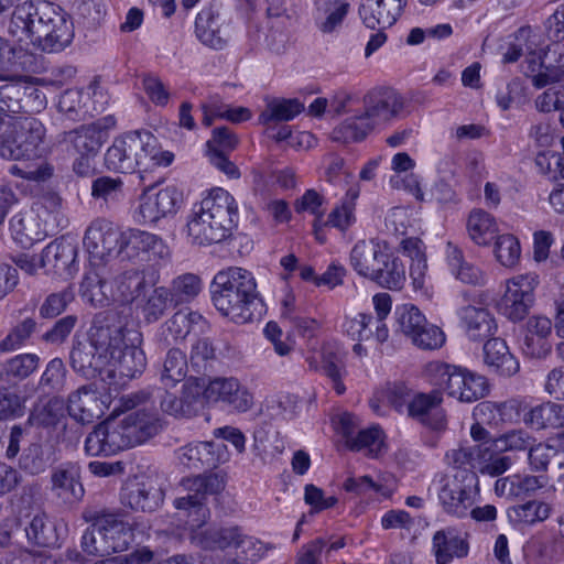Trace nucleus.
Here are the masks:
<instances>
[{"label":"nucleus","mask_w":564,"mask_h":564,"mask_svg":"<svg viewBox=\"0 0 564 564\" xmlns=\"http://www.w3.org/2000/svg\"><path fill=\"white\" fill-rule=\"evenodd\" d=\"M212 301L216 310L236 324H246L256 317L261 305L253 274L240 267L219 271L210 284Z\"/></svg>","instance_id":"f257e3e1"},{"label":"nucleus","mask_w":564,"mask_h":564,"mask_svg":"<svg viewBox=\"0 0 564 564\" xmlns=\"http://www.w3.org/2000/svg\"><path fill=\"white\" fill-rule=\"evenodd\" d=\"M238 221V206L234 196L217 187L194 206L187 223V235L192 243L206 246L219 243L228 238Z\"/></svg>","instance_id":"f03ea898"},{"label":"nucleus","mask_w":564,"mask_h":564,"mask_svg":"<svg viewBox=\"0 0 564 564\" xmlns=\"http://www.w3.org/2000/svg\"><path fill=\"white\" fill-rule=\"evenodd\" d=\"M404 107L403 98L392 89H375L362 98V107L333 130L332 139L349 143L364 140L377 126L397 119Z\"/></svg>","instance_id":"7ed1b4c3"},{"label":"nucleus","mask_w":564,"mask_h":564,"mask_svg":"<svg viewBox=\"0 0 564 564\" xmlns=\"http://www.w3.org/2000/svg\"><path fill=\"white\" fill-rule=\"evenodd\" d=\"M121 319L116 312L98 316L87 341H77L69 354L72 369L87 379L96 378L109 365L108 350L121 340Z\"/></svg>","instance_id":"20e7f679"},{"label":"nucleus","mask_w":564,"mask_h":564,"mask_svg":"<svg viewBox=\"0 0 564 564\" xmlns=\"http://www.w3.org/2000/svg\"><path fill=\"white\" fill-rule=\"evenodd\" d=\"M425 373L433 386L460 402H474L488 393L485 377L456 366L432 361L426 365Z\"/></svg>","instance_id":"39448f33"},{"label":"nucleus","mask_w":564,"mask_h":564,"mask_svg":"<svg viewBox=\"0 0 564 564\" xmlns=\"http://www.w3.org/2000/svg\"><path fill=\"white\" fill-rule=\"evenodd\" d=\"M434 484L443 511L455 518H466L476 501L478 477L475 471L459 470L452 475L436 474Z\"/></svg>","instance_id":"423d86ee"},{"label":"nucleus","mask_w":564,"mask_h":564,"mask_svg":"<svg viewBox=\"0 0 564 564\" xmlns=\"http://www.w3.org/2000/svg\"><path fill=\"white\" fill-rule=\"evenodd\" d=\"M45 128L32 117L14 118L0 138V156L6 160H33L42 155Z\"/></svg>","instance_id":"0eeeda50"},{"label":"nucleus","mask_w":564,"mask_h":564,"mask_svg":"<svg viewBox=\"0 0 564 564\" xmlns=\"http://www.w3.org/2000/svg\"><path fill=\"white\" fill-rule=\"evenodd\" d=\"M33 15L26 40L47 52L61 51L70 43L72 28L51 3H36Z\"/></svg>","instance_id":"6e6552de"},{"label":"nucleus","mask_w":564,"mask_h":564,"mask_svg":"<svg viewBox=\"0 0 564 564\" xmlns=\"http://www.w3.org/2000/svg\"><path fill=\"white\" fill-rule=\"evenodd\" d=\"M181 487L186 495L176 498L174 507L184 512V516L192 518L191 527L200 528L209 517L206 498L223 489V480L216 474H200L183 478Z\"/></svg>","instance_id":"1a4fd4ad"},{"label":"nucleus","mask_w":564,"mask_h":564,"mask_svg":"<svg viewBox=\"0 0 564 564\" xmlns=\"http://www.w3.org/2000/svg\"><path fill=\"white\" fill-rule=\"evenodd\" d=\"M442 401L440 389L414 397H411L410 391L403 386H395L391 391V402L397 409L406 404L411 417L435 431H441L446 425L445 414L440 408Z\"/></svg>","instance_id":"9d476101"},{"label":"nucleus","mask_w":564,"mask_h":564,"mask_svg":"<svg viewBox=\"0 0 564 564\" xmlns=\"http://www.w3.org/2000/svg\"><path fill=\"white\" fill-rule=\"evenodd\" d=\"M116 452L140 445L163 429L153 414L129 413L121 420L109 419Z\"/></svg>","instance_id":"9b49d317"},{"label":"nucleus","mask_w":564,"mask_h":564,"mask_svg":"<svg viewBox=\"0 0 564 564\" xmlns=\"http://www.w3.org/2000/svg\"><path fill=\"white\" fill-rule=\"evenodd\" d=\"M539 275L525 273L508 280L506 292L498 303L500 313L512 322L525 318L534 303Z\"/></svg>","instance_id":"f8f14e48"},{"label":"nucleus","mask_w":564,"mask_h":564,"mask_svg":"<svg viewBox=\"0 0 564 564\" xmlns=\"http://www.w3.org/2000/svg\"><path fill=\"white\" fill-rule=\"evenodd\" d=\"M182 200V193L175 186H166L155 193L148 188L140 195L134 218L140 224H154L175 214Z\"/></svg>","instance_id":"ddd939ff"},{"label":"nucleus","mask_w":564,"mask_h":564,"mask_svg":"<svg viewBox=\"0 0 564 564\" xmlns=\"http://www.w3.org/2000/svg\"><path fill=\"white\" fill-rule=\"evenodd\" d=\"M175 454L181 465L193 470H212L229 459L227 446L218 441L188 443Z\"/></svg>","instance_id":"4468645a"},{"label":"nucleus","mask_w":564,"mask_h":564,"mask_svg":"<svg viewBox=\"0 0 564 564\" xmlns=\"http://www.w3.org/2000/svg\"><path fill=\"white\" fill-rule=\"evenodd\" d=\"M126 232H121L112 223L106 219H95L86 229L84 246L90 259L102 261L112 252L122 253V245Z\"/></svg>","instance_id":"2eb2a0df"},{"label":"nucleus","mask_w":564,"mask_h":564,"mask_svg":"<svg viewBox=\"0 0 564 564\" xmlns=\"http://www.w3.org/2000/svg\"><path fill=\"white\" fill-rule=\"evenodd\" d=\"M205 398L208 401H220L240 413L247 412L253 406V394L234 377L215 378L209 381L205 390Z\"/></svg>","instance_id":"dca6fc26"},{"label":"nucleus","mask_w":564,"mask_h":564,"mask_svg":"<svg viewBox=\"0 0 564 564\" xmlns=\"http://www.w3.org/2000/svg\"><path fill=\"white\" fill-rule=\"evenodd\" d=\"M78 243L75 238L63 236L48 243L40 256L42 267H52L56 273L67 278L78 271Z\"/></svg>","instance_id":"f3484780"},{"label":"nucleus","mask_w":564,"mask_h":564,"mask_svg":"<svg viewBox=\"0 0 564 564\" xmlns=\"http://www.w3.org/2000/svg\"><path fill=\"white\" fill-rule=\"evenodd\" d=\"M126 325L121 322L120 337L121 340L108 350L109 367L111 372H117L122 378L132 379L141 375L147 366V358L144 351L131 344H126Z\"/></svg>","instance_id":"a211bd4d"},{"label":"nucleus","mask_w":564,"mask_h":564,"mask_svg":"<svg viewBox=\"0 0 564 564\" xmlns=\"http://www.w3.org/2000/svg\"><path fill=\"white\" fill-rule=\"evenodd\" d=\"M159 273L154 270H127L113 280L111 300L122 304L137 303L145 289L159 282Z\"/></svg>","instance_id":"6ab92c4d"},{"label":"nucleus","mask_w":564,"mask_h":564,"mask_svg":"<svg viewBox=\"0 0 564 564\" xmlns=\"http://www.w3.org/2000/svg\"><path fill=\"white\" fill-rule=\"evenodd\" d=\"M162 489L150 479L128 481L121 489L120 500L124 507L135 511L152 512L163 502Z\"/></svg>","instance_id":"aec40b11"},{"label":"nucleus","mask_w":564,"mask_h":564,"mask_svg":"<svg viewBox=\"0 0 564 564\" xmlns=\"http://www.w3.org/2000/svg\"><path fill=\"white\" fill-rule=\"evenodd\" d=\"M120 251L128 258L140 257L142 261H156L170 254L167 246L154 234L141 230H129L123 237Z\"/></svg>","instance_id":"412c9836"},{"label":"nucleus","mask_w":564,"mask_h":564,"mask_svg":"<svg viewBox=\"0 0 564 564\" xmlns=\"http://www.w3.org/2000/svg\"><path fill=\"white\" fill-rule=\"evenodd\" d=\"M406 0H367L359 8V15L371 30L392 26L401 15Z\"/></svg>","instance_id":"4be33fe9"},{"label":"nucleus","mask_w":564,"mask_h":564,"mask_svg":"<svg viewBox=\"0 0 564 564\" xmlns=\"http://www.w3.org/2000/svg\"><path fill=\"white\" fill-rule=\"evenodd\" d=\"M552 321L546 316H532L529 318L522 341L523 352L531 358L542 359L550 355L552 344Z\"/></svg>","instance_id":"5701e85b"},{"label":"nucleus","mask_w":564,"mask_h":564,"mask_svg":"<svg viewBox=\"0 0 564 564\" xmlns=\"http://www.w3.org/2000/svg\"><path fill=\"white\" fill-rule=\"evenodd\" d=\"M135 132H129L115 139L105 153V165L109 171L119 173L139 172Z\"/></svg>","instance_id":"b1692460"},{"label":"nucleus","mask_w":564,"mask_h":564,"mask_svg":"<svg viewBox=\"0 0 564 564\" xmlns=\"http://www.w3.org/2000/svg\"><path fill=\"white\" fill-rule=\"evenodd\" d=\"M104 402L93 384L78 388L69 394L67 411L77 422L90 423L104 415Z\"/></svg>","instance_id":"393cba45"},{"label":"nucleus","mask_w":564,"mask_h":564,"mask_svg":"<svg viewBox=\"0 0 564 564\" xmlns=\"http://www.w3.org/2000/svg\"><path fill=\"white\" fill-rule=\"evenodd\" d=\"M387 253L386 246L378 240H360L350 252V264L359 275L370 280Z\"/></svg>","instance_id":"a878e982"},{"label":"nucleus","mask_w":564,"mask_h":564,"mask_svg":"<svg viewBox=\"0 0 564 564\" xmlns=\"http://www.w3.org/2000/svg\"><path fill=\"white\" fill-rule=\"evenodd\" d=\"M135 132L139 172H149L158 166H167L173 162L174 154L162 151L159 140L151 132L142 130Z\"/></svg>","instance_id":"bb28decb"},{"label":"nucleus","mask_w":564,"mask_h":564,"mask_svg":"<svg viewBox=\"0 0 564 564\" xmlns=\"http://www.w3.org/2000/svg\"><path fill=\"white\" fill-rule=\"evenodd\" d=\"M58 143L72 154H97L104 144L99 128L83 124L77 129L64 131L58 135Z\"/></svg>","instance_id":"cd10ccee"},{"label":"nucleus","mask_w":564,"mask_h":564,"mask_svg":"<svg viewBox=\"0 0 564 564\" xmlns=\"http://www.w3.org/2000/svg\"><path fill=\"white\" fill-rule=\"evenodd\" d=\"M484 362L490 372L503 377L516 375L520 365L501 338H489L484 345Z\"/></svg>","instance_id":"c85d7f7f"},{"label":"nucleus","mask_w":564,"mask_h":564,"mask_svg":"<svg viewBox=\"0 0 564 564\" xmlns=\"http://www.w3.org/2000/svg\"><path fill=\"white\" fill-rule=\"evenodd\" d=\"M460 322L471 340L489 339L497 329L494 316L486 307L467 305L459 311Z\"/></svg>","instance_id":"c756f323"},{"label":"nucleus","mask_w":564,"mask_h":564,"mask_svg":"<svg viewBox=\"0 0 564 564\" xmlns=\"http://www.w3.org/2000/svg\"><path fill=\"white\" fill-rule=\"evenodd\" d=\"M109 554L123 552L133 542L134 533L129 523L115 514L97 516Z\"/></svg>","instance_id":"7c9ffc66"},{"label":"nucleus","mask_w":564,"mask_h":564,"mask_svg":"<svg viewBox=\"0 0 564 564\" xmlns=\"http://www.w3.org/2000/svg\"><path fill=\"white\" fill-rule=\"evenodd\" d=\"M540 36L530 26L520 28L503 54L505 63H514L525 56L528 65L534 64L536 58L544 53L540 48Z\"/></svg>","instance_id":"2f4dec72"},{"label":"nucleus","mask_w":564,"mask_h":564,"mask_svg":"<svg viewBox=\"0 0 564 564\" xmlns=\"http://www.w3.org/2000/svg\"><path fill=\"white\" fill-rule=\"evenodd\" d=\"M315 24L323 34L338 32L349 12L348 0H316Z\"/></svg>","instance_id":"473e14b6"},{"label":"nucleus","mask_w":564,"mask_h":564,"mask_svg":"<svg viewBox=\"0 0 564 564\" xmlns=\"http://www.w3.org/2000/svg\"><path fill=\"white\" fill-rule=\"evenodd\" d=\"M173 305L171 301V292L166 286H150L144 290L139 300L137 307L140 310L145 323L152 324L160 321Z\"/></svg>","instance_id":"72a5a7b5"},{"label":"nucleus","mask_w":564,"mask_h":564,"mask_svg":"<svg viewBox=\"0 0 564 564\" xmlns=\"http://www.w3.org/2000/svg\"><path fill=\"white\" fill-rule=\"evenodd\" d=\"M30 422L37 427L53 429L59 437L68 431L65 422V403L59 398H52L46 403L36 405L31 412Z\"/></svg>","instance_id":"f704fd0d"},{"label":"nucleus","mask_w":564,"mask_h":564,"mask_svg":"<svg viewBox=\"0 0 564 564\" xmlns=\"http://www.w3.org/2000/svg\"><path fill=\"white\" fill-rule=\"evenodd\" d=\"M192 540L206 550L227 547H239L247 536L243 535L238 527L221 528V529H205L195 531L192 535Z\"/></svg>","instance_id":"c9c22d12"},{"label":"nucleus","mask_w":564,"mask_h":564,"mask_svg":"<svg viewBox=\"0 0 564 564\" xmlns=\"http://www.w3.org/2000/svg\"><path fill=\"white\" fill-rule=\"evenodd\" d=\"M433 546L437 564H448L454 557H465L469 551L466 539L452 530L437 531L433 536Z\"/></svg>","instance_id":"e433bc0d"},{"label":"nucleus","mask_w":564,"mask_h":564,"mask_svg":"<svg viewBox=\"0 0 564 564\" xmlns=\"http://www.w3.org/2000/svg\"><path fill=\"white\" fill-rule=\"evenodd\" d=\"M446 259L451 273L460 282L470 285H482L486 275L482 270L464 259L463 252L452 242L447 243Z\"/></svg>","instance_id":"4c0bfd02"},{"label":"nucleus","mask_w":564,"mask_h":564,"mask_svg":"<svg viewBox=\"0 0 564 564\" xmlns=\"http://www.w3.org/2000/svg\"><path fill=\"white\" fill-rule=\"evenodd\" d=\"M40 358L35 354H21L0 365V383L15 386L37 368Z\"/></svg>","instance_id":"58836bf2"},{"label":"nucleus","mask_w":564,"mask_h":564,"mask_svg":"<svg viewBox=\"0 0 564 564\" xmlns=\"http://www.w3.org/2000/svg\"><path fill=\"white\" fill-rule=\"evenodd\" d=\"M523 420L536 430L564 427V404L544 402L532 408Z\"/></svg>","instance_id":"ea45409f"},{"label":"nucleus","mask_w":564,"mask_h":564,"mask_svg":"<svg viewBox=\"0 0 564 564\" xmlns=\"http://www.w3.org/2000/svg\"><path fill=\"white\" fill-rule=\"evenodd\" d=\"M52 491L64 503L73 505L84 496V487L75 471L56 469L51 476Z\"/></svg>","instance_id":"a19ab883"},{"label":"nucleus","mask_w":564,"mask_h":564,"mask_svg":"<svg viewBox=\"0 0 564 564\" xmlns=\"http://www.w3.org/2000/svg\"><path fill=\"white\" fill-rule=\"evenodd\" d=\"M205 323V318L198 312L191 311L189 308L178 310L162 325L163 333H167L164 337L165 346L171 345L169 336L174 341L184 339L193 326Z\"/></svg>","instance_id":"79ce46f5"},{"label":"nucleus","mask_w":564,"mask_h":564,"mask_svg":"<svg viewBox=\"0 0 564 564\" xmlns=\"http://www.w3.org/2000/svg\"><path fill=\"white\" fill-rule=\"evenodd\" d=\"M13 239L23 247L32 246L44 237L37 218L31 213H18L10 219Z\"/></svg>","instance_id":"37998d69"},{"label":"nucleus","mask_w":564,"mask_h":564,"mask_svg":"<svg viewBox=\"0 0 564 564\" xmlns=\"http://www.w3.org/2000/svg\"><path fill=\"white\" fill-rule=\"evenodd\" d=\"M359 197V187H349L341 203L329 213L326 221L322 220V228L329 226L346 231L355 221L356 199Z\"/></svg>","instance_id":"c03bdc74"},{"label":"nucleus","mask_w":564,"mask_h":564,"mask_svg":"<svg viewBox=\"0 0 564 564\" xmlns=\"http://www.w3.org/2000/svg\"><path fill=\"white\" fill-rule=\"evenodd\" d=\"M489 446L478 444L473 446L462 445L458 448L451 449L446 453L445 459L453 467L454 473L459 470L475 471L478 469L479 459L488 455Z\"/></svg>","instance_id":"a18cd8bd"},{"label":"nucleus","mask_w":564,"mask_h":564,"mask_svg":"<svg viewBox=\"0 0 564 564\" xmlns=\"http://www.w3.org/2000/svg\"><path fill=\"white\" fill-rule=\"evenodd\" d=\"M402 252L411 259L410 276L416 289H422L427 270L425 247L421 239L411 237L401 242Z\"/></svg>","instance_id":"49530a36"},{"label":"nucleus","mask_w":564,"mask_h":564,"mask_svg":"<svg viewBox=\"0 0 564 564\" xmlns=\"http://www.w3.org/2000/svg\"><path fill=\"white\" fill-rule=\"evenodd\" d=\"M303 110L304 105L296 98L273 99L268 102L258 121L260 124L269 127L272 122L290 121Z\"/></svg>","instance_id":"de8ad7c7"},{"label":"nucleus","mask_w":564,"mask_h":564,"mask_svg":"<svg viewBox=\"0 0 564 564\" xmlns=\"http://www.w3.org/2000/svg\"><path fill=\"white\" fill-rule=\"evenodd\" d=\"M551 48L540 55L534 64L528 65L530 73L527 75L531 78L532 85L535 88H543L547 85H562L564 79V69L561 65L546 64L545 59L549 58Z\"/></svg>","instance_id":"09e8293b"},{"label":"nucleus","mask_w":564,"mask_h":564,"mask_svg":"<svg viewBox=\"0 0 564 564\" xmlns=\"http://www.w3.org/2000/svg\"><path fill=\"white\" fill-rule=\"evenodd\" d=\"M109 419L97 424L86 436L85 453L88 456H110L117 454Z\"/></svg>","instance_id":"8fccbe9b"},{"label":"nucleus","mask_w":564,"mask_h":564,"mask_svg":"<svg viewBox=\"0 0 564 564\" xmlns=\"http://www.w3.org/2000/svg\"><path fill=\"white\" fill-rule=\"evenodd\" d=\"M25 534L29 542L37 546L53 547L58 544L55 524L45 513H37L32 518L25 528Z\"/></svg>","instance_id":"3c124183"},{"label":"nucleus","mask_w":564,"mask_h":564,"mask_svg":"<svg viewBox=\"0 0 564 564\" xmlns=\"http://www.w3.org/2000/svg\"><path fill=\"white\" fill-rule=\"evenodd\" d=\"M384 261L375 272L371 281L376 282L381 288L389 290H400L405 281V270L403 263L389 252L383 258Z\"/></svg>","instance_id":"603ef678"},{"label":"nucleus","mask_w":564,"mask_h":564,"mask_svg":"<svg viewBox=\"0 0 564 564\" xmlns=\"http://www.w3.org/2000/svg\"><path fill=\"white\" fill-rule=\"evenodd\" d=\"M467 230L475 243L486 246L495 238L496 221L489 213L474 209L467 219Z\"/></svg>","instance_id":"864d4df0"},{"label":"nucleus","mask_w":564,"mask_h":564,"mask_svg":"<svg viewBox=\"0 0 564 564\" xmlns=\"http://www.w3.org/2000/svg\"><path fill=\"white\" fill-rule=\"evenodd\" d=\"M116 410L138 413L140 415L151 413L162 424L154 401L152 400V393L149 390H140L121 395L118 399Z\"/></svg>","instance_id":"5fc2aeb1"},{"label":"nucleus","mask_w":564,"mask_h":564,"mask_svg":"<svg viewBox=\"0 0 564 564\" xmlns=\"http://www.w3.org/2000/svg\"><path fill=\"white\" fill-rule=\"evenodd\" d=\"M217 20L218 14H215L210 9H206L198 13L195 21L198 39L203 44L213 48H221L225 44V40L219 34Z\"/></svg>","instance_id":"6e6d98bb"},{"label":"nucleus","mask_w":564,"mask_h":564,"mask_svg":"<svg viewBox=\"0 0 564 564\" xmlns=\"http://www.w3.org/2000/svg\"><path fill=\"white\" fill-rule=\"evenodd\" d=\"M167 290L171 292L173 306L186 304L199 294L202 281L196 274L185 273L173 279Z\"/></svg>","instance_id":"4d7b16f0"},{"label":"nucleus","mask_w":564,"mask_h":564,"mask_svg":"<svg viewBox=\"0 0 564 564\" xmlns=\"http://www.w3.org/2000/svg\"><path fill=\"white\" fill-rule=\"evenodd\" d=\"M0 82H6L0 85V111L8 115L22 112V76L8 78L0 75Z\"/></svg>","instance_id":"13d9d810"},{"label":"nucleus","mask_w":564,"mask_h":564,"mask_svg":"<svg viewBox=\"0 0 564 564\" xmlns=\"http://www.w3.org/2000/svg\"><path fill=\"white\" fill-rule=\"evenodd\" d=\"M186 372L187 359L185 354L178 348H171L163 362L161 381L166 387H174L186 378Z\"/></svg>","instance_id":"bf43d9fd"},{"label":"nucleus","mask_w":564,"mask_h":564,"mask_svg":"<svg viewBox=\"0 0 564 564\" xmlns=\"http://www.w3.org/2000/svg\"><path fill=\"white\" fill-rule=\"evenodd\" d=\"M216 359V347L208 337H199L192 343L189 364L196 372L207 371Z\"/></svg>","instance_id":"052dcab7"},{"label":"nucleus","mask_w":564,"mask_h":564,"mask_svg":"<svg viewBox=\"0 0 564 564\" xmlns=\"http://www.w3.org/2000/svg\"><path fill=\"white\" fill-rule=\"evenodd\" d=\"M51 455L50 448H44L40 443H32L23 451L20 467L32 475L41 474L48 466Z\"/></svg>","instance_id":"680f3d73"},{"label":"nucleus","mask_w":564,"mask_h":564,"mask_svg":"<svg viewBox=\"0 0 564 564\" xmlns=\"http://www.w3.org/2000/svg\"><path fill=\"white\" fill-rule=\"evenodd\" d=\"M34 8L35 3L31 1L23 2L21 4L17 3L13 9L10 18V22L8 25V32L18 37L19 41H25L30 31V24L32 18L34 17Z\"/></svg>","instance_id":"e2e57ef3"},{"label":"nucleus","mask_w":564,"mask_h":564,"mask_svg":"<svg viewBox=\"0 0 564 564\" xmlns=\"http://www.w3.org/2000/svg\"><path fill=\"white\" fill-rule=\"evenodd\" d=\"M534 443V438L523 430H512L492 440L497 453L524 452Z\"/></svg>","instance_id":"0e129e2a"},{"label":"nucleus","mask_w":564,"mask_h":564,"mask_svg":"<svg viewBox=\"0 0 564 564\" xmlns=\"http://www.w3.org/2000/svg\"><path fill=\"white\" fill-rule=\"evenodd\" d=\"M123 183L120 177L100 176L91 184V196L104 203L118 202L122 197Z\"/></svg>","instance_id":"69168bd1"},{"label":"nucleus","mask_w":564,"mask_h":564,"mask_svg":"<svg viewBox=\"0 0 564 564\" xmlns=\"http://www.w3.org/2000/svg\"><path fill=\"white\" fill-rule=\"evenodd\" d=\"M67 370L61 358L52 359L41 376L39 386L48 392H59L66 383Z\"/></svg>","instance_id":"338daca9"},{"label":"nucleus","mask_w":564,"mask_h":564,"mask_svg":"<svg viewBox=\"0 0 564 564\" xmlns=\"http://www.w3.org/2000/svg\"><path fill=\"white\" fill-rule=\"evenodd\" d=\"M395 315L400 330L409 338L427 322L421 311L412 304L398 307Z\"/></svg>","instance_id":"774afa93"}]
</instances>
